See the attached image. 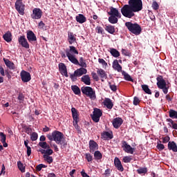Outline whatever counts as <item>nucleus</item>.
Segmentation results:
<instances>
[{
  "mask_svg": "<svg viewBox=\"0 0 177 177\" xmlns=\"http://www.w3.org/2000/svg\"><path fill=\"white\" fill-rule=\"evenodd\" d=\"M64 133L59 131H53L52 134L47 135V138L50 141H54L57 145H60L62 149L65 147L67 145L66 142H64Z\"/></svg>",
  "mask_w": 177,
  "mask_h": 177,
  "instance_id": "1",
  "label": "nucleus"
},
{
  "mask_svg": "<svg viewBox=\"0 0 177 177\" xmlns=\"http://www.w3.org/2000/svg\"><path fill=\"white\" fill-rule=\"evenodd\" d=\"M65 53H66V57H68L69 62H71L74 64H79L77 59L74 55H78L79 52L75 46H69V49H66V50H65Z\"/></svg>",
  "mask_w": 177,
  "mask_h": 177,
  "instance_id": "2",
  "label": "nucleus"
},
{
  "mask_svg": "<svg viewBox=\"0 0 177 177\" xmlns=\"http://www.w3.org/2000/svg\"><path fill=\"white\" fill-rule=\"evenodd\" d=\"M125 26L128 30L133 35L138 36L141 34L142 29L138 24H132L131 22H126Z\"/></svg>",
  "mask_w": 177,
  "mask_h": 177,
  "instance_id": "3",
  "label": "nucleus"
},
{
  "mask_svg": "<svg viewBox=\"0 0 177 177\" xmlns=\"http://www.w3.org/2000/svg\"><path fill=\"white\" fill-rule=\"evenodd\" d=\"M156 81L157 87L159 89H161L163 93L167 95L168 93V89L169 88V86L167 85V82H165L162 76H158L156 77Z\"/></svg>",
  "mask_w": 177,
  "mask_h": 177,
  "instance_id": "4",
  "label": "nucleus"
},
{
  "mask_svg": "<svg viewBox=\"0 0 177 177\" xmlns=\"http://www.w3.org/2000/svg\"><path fill=\"white\" fill-rule=\"evenodd\" d=\"M82 94L85 95L87 97L91 99V100H95L97 99V95L95 91L91 86H82L81 88Z\"/></svg>",
  "mask_w": 177,
  "mask_h": 177,
  "instance_id": "5",
  "label": "nucleus"
},
{
  "mask_svg": "<svg viewBox=\"0 0 177 177\" xmlns=\"http://www.w3.org/2000/svg\"><path fill=\"white\" fill-rule=\"evenodd\" d=\"M121 12L124 17L131 19L133 16H135L134 12H137L134 9H133L129 4H126L122 8Z\"/></svg>",
  "mask_w": 177,
  "mask_h": 177,
  "instance_id": "6",
  "label": "nucleus"
},
{
  "mask_svg": "<svg viewBox=\"0 0 177 177\" xmlns=\"http://www.w3.org/2000/svg\"><path fill=\"white\" fill-rule=\"evenodd\" d=\"M128 5L134 9L137 12L142 10L143 9L142 0H129Z\"/></svg>",
  "mask_w": 177,
  "mask_h": 177,
  "instance_id": "7",
  "label": "nucleus"
},
{
  "mask_svg": "<svg viewBox=\"0 0 177 177\" xmlns=\"http://www.w3.org/2000/svg\"><path fill=\"white\" fill-rule=\"evenodd\" d=\"M103 113L102 110L100 109H94L93 115H91L92 120L95 122L98 123L100 120V118L102 116Z\"/></svg>",
  "mask_w": 177,
  "mask_h": 177,
  "instance_id": "8",
  "label": "nucleus"
},
{
  "mask_svg": "<svg viewBox=\"0 0 177 177\" xmlns=\"http://www.w3.org/2000/svg\"><path fill=\"white\" fill-rule=\"evenodd\" d=\"M15 9L21 15H24L25 6L23 4L21 0H17L15 2Z\"/></svg>",
  "mask_w": 177,
  "mask_h": 177,
  "instance_id": "9",
  "label": "nucleus"
},
{
  "mask_svg": "<svg viewBox=\"0 0 177 177\" xmlns=\"http://www.w3.org/2000/svg\"><path fill=\"white\" fill-rule=\"evenodd\" d=\"M18 43L21 46L25 48L26 49H29L30 45L26 38L25 35H21L18 37Z\"/></svg>",
  "mask_w": 177,
  "mask_h": 177,
  "instance_id": "10",
  "label": "nucleus"
},
{
  "mask_svg": "<svg viewBox=\"0 0 177 177\" xmlns=\"http://www.w3.org/2000/svg\"><path fill=\"white\" fill-rule=\"evenodd\" d=\"M122 147L125 152L131 154H133L135 150L125 140L122 141Z\"/></svg>",
  "mask_w": 177,
  "mask_h": 177,
  "instance_id": "11",
  "label": "nucleus"
},
{
  "mask_svg": "<svg viewBox=\"0 0 177 177\" xmlns=\"http://www.w3.org/2000/svg\"><path fill=\"white\" fill-rule=\"evenodd\" d=\"M113 138V135L112 131H104L101 133V139L104 141L112 140Z\"/></svg>",
  "mask_w": 177,
  "mask_h": 177,
  "instance_id": "12",
  "label": "nucleus"
},
{
  "mask_svg": "<svg viewBox=\"0 0 177 177\" xmlns=\"http://www.w3.org/2000/svg\"><path fill=\"white\" fill-rule=\"evenodd\" d=\"M21 80L25 83L29 82L31 80L30 73L25 71L21 72Z\"/></svg>",
  "mask_w": 177,
  "mask_h": 177,
  "instance_id": "13",
  "label": "nucleus"
},
{
  "mask_svg": "<svg viewBox=\"0 0 177 177\" xmlns=\"http://www.w3.org/2000/svg\"><path fill=\"white\" fill-rule=\"evenodd\" d=\"M88 145H89V151H90V153H93L99 149V145L97 144V142H95L93 140H91L89 141Z\"/></svg>",
  "mask_w": 177,
  "mask_h": 177,
  "instance_id": "14",
  "label": "nucleus"
},
{
  "mask_svg": "<svg viewBox=\"0 0 177 177\" xmlns=\"http://www.w3.org/2000/svg\"><path fill=\"white\" fill-rule=\"evenodd\" d=\"M59 71L62 75H64L66 77H68L67 73V67L64 63H59L58 65Z\"/></svg>",
  "mask_w": 177,
  "mask_h": 177,
  "instance_id": "15",
  "label": "nucleus"
},
{
  "mask_svg": "<svg viewBox=\"0 0 177 177\" xmlns=\"http://www.w3.org/2000/svg\"><path fill=\"white\" fill-rule=\"evenodd\" d=\"M42 15V12L39 8H34L31 17L34 19H39Z\"/></svg>",
  "mask_w": 177,
  "mask_h": 177,
  "instance_id": "16",
  "label": "nucleus"
},
{
  "mask_svg": "<svg viewBox=\"0 0 177 177\" xmlns=\"http://www.w3.org/2000/svg\"><path fill=\"white\" fill-rule=\"evenodd\" d=\"M122 123H123V120L120 118H117L113 119V120H112V125H113V128L117 129L120 127Z\"/></svg>",
  "mask_w": 177,
  "mask_h": 177,
  "instance_id": "17",
  "label": "nucleus"
},
{
  "mask_svg": "<svg viewBox=\"0 0 177 177\" xmlns=\"http://www.w3.org/2000/svg\"><path fill=\"white\" fill-rule=\"evenodd\" d=\"M71 112H72V116H73V122H80V114H79V112L78 111L73 107L72 109H71Z\"/></svg>",
  "mask_w": 177,
  "mask_h": 177,
  "instance_id": "18",
  "label": "nucleus"
},
{
  "mask_svg": "<svg viewBox=\"0 0 177 177\" xmlns=\"http://www.w3.org/2000/svg\"><path fill=\"white\" fill-rule=\"evenodd\" d=\"M27 38L30 43L35 42L37 41V37L32 30H28L27 32Z\"/></svg>",
  "mask_w": 177,
  "mask_h": 177,
  "instance_id": "19",
  "label": "nucleus"
},
{
  "mask_svg": "<svg viewBox=\"0 0 177 177\" xmlns=\"http://www.w3.org/2000/svg\"><path fill=\"white\" fill-rule=\"evenodd\" d=\"M108 14L110 16H115L118 17V18H121V14L119 12L118 10L113 7H110V12H108Z\"/></svg>",
  "mask_w": 177,
  "mask_h": 177,
  "instance_id": "20",
  "label": "nucleus"
},
{
  "mask_svg": "<svg viewBox=\"0 0 177 177\" xmlns=\"http://www.w3.org/2000/svg\"><path fill=\"white\" fill-rule=\"evenodd\" d=\"M115 167H116V168L118 169V171L122 172L124 171V167L121 163V161L120 160V159L118 158H115Z\"/></svg>",
  "mask_w": 177,
  "mask_h": 177,
  "instance_id": "21",
  "label": "nucleus"
},
{
  "mask_svg": "<svg viewBox=\"0 0 177 177\" xmlns=\"http://www.w3.org/2000/svg\"><path fill=\"white\" fill-rule=\"evenodd\" d=\"M3 38L7 43H10L12 41V32L8 30V32L3 35Z\"/></svg>",
  "mask_w": 177,
  "mask_h": 177,
  "instance_id": "22",
  "label": "nucleus"
},
{
  "mask_svg": "<svg viewBox=\"0 0 177 177\" xmlns=\"http://www.w3.org/2000/svg\"><path fill=\"white\" fill-rule=\"evenodd\" d=\"M112 68H113V70L117 71L119 73L122 72V68L119 64L118 59L113 60V63H112Z\"/></svg>",
  "mask_w": 177,
  "mask_h": 177,
  "instance_id": "23",
  "label": "nucleus"
},
{
  "mask_svg": "<svg viewBox=\"0 0 177 177\" xmlns=\"http://www.w3.org/2000/svg\"><path fill=\"white\" fill-rule=\"evenodd\" d=\"M7 136L3 132H0V142H2L4 147H8V144L6 142Z\"/></svg>",
  "mask_w": 177,
  "mask_h": 177,
  "instance_id": "24",
  "label": "nucleus"
},
{
  "mask_svg": "<svg viewBox=\"0 0 177 177\" xmlns=\"http://www.w3.org/2000/svg\"><path fill=\"white\" fill-rule=\"evenodd\" d=\"M104 105L108 109H112L114 104L111 100L110 98H105L104 100Z\"/></svg>",
  "mask_w": 177,
  "mask_h": 177,
  "instance_id": "25",
  "label": "nucleus"
},
{
  "mask_svg": "<svg viewBox=\"0 0 177 177\" xmlns=\"http://www.w3.org/2000/svg\"><path fill=\"white\" fill-rule=\"evenodd\" d=\"M54 153V151L50 148V146L45 142V156H50Z\"/></svg>",
  "mask_w": 177,
  "mask_h": 177,
  "instance_id": "26",
  "label": "nucleus"
},
{
  "mask_svg": "<svg viewBox=\"0 0 177 177\" xmlns=\"http://www.w3.org/2000/svg\"><path fill=\"white\" fill-rule=\"evenodd\" d=\"M75 41H76V37L74 36L73 32H68V42H69V45H72Z\"/></svg>",
  "mask_w": 177,
  "mask_h": 177,
  "instance_id": "27",
  "label": "nucleus"
},
{
  "mask_svg": "<svg viewBox=\"0 0 177 177\" xmlns=\"http://www.w3.org/2000/svg\"><path fill=\"white\" fill-rule=\"evenodd\" d=\"M104 30L111 35H114L115 32V28L113 26H105Z\"/></svg>",
  "mask_w": 177,
  "mask_h": 177,
  "instance_id": "28",
  "label": "nucleus"
},
{
  "mask_svg": "<svg viewBox=\"0 0 177 177\" xmlns=\"http://www.w3.org/2000/svg\"><path fill=\"white\" fill-rule=\"evenodd\" d=\"M3 62L6 64V66L9 68L10 70H15V64L13 62H10L9 59H7L6 58H3Z\"/></svg>",
  "mask_w": 177,
  "mask_h": 177,
  "instance_id": "29",
  "label": "nucleus"
},
{
  "mask_svg": "<svg viewBox=\"0 0 177 177\" xmlns=\"http://www.w3.org/2000/svg\"><path fill=\"white\" fill-rule=\"evenodd\" d=\"M76 21L80 24H84L86 21V18L82 15L79 14L76 17Z\"/></svg>",
  "mask_w": 177,
  "mask_h": 177,
  "instance_id": "30",
  "label": "nucleus"
},
{
  "mask_svg": "<svg viewBox=\"0 0 177 177\" xmlns=\"http://www.w3.org/2000/svg\"><path fill=\"white\" fill-rule=\"evenodd\" d=\"M168 149L174 152H177V145L174 141L169 142Z\"/></svg>",
  "mask_w": 177,
  "mask_h": 177,
  "instance_id": "31",
  "label": "nucleus"
},
{
  "mask_svg": "<svg viewBox=\"0 0 177 177\" xmlns=\"http://www.w3.org/2000/svg\"><path fill=\"white\" fill-rule=\"evenodd\" d=\"M82 82L84 83L87 86L91 85V77H89L88 75H84L82 77Z\"/></svg>",
  "mask_w": 177,
  "mask_h": 177,
  "instance_id": "32",
  "label": "nucleus"
},
{
  "mask_svg": "<svg viewBox=\"0 0 177 177\" xmlns=\"http://www.w3.org/2000/svg\"><path fill=\"white\" fill-rule=\"evenodd\" d=\"M103 158L102 153L100 151H94V158L97 162L101 161Z\"/></svg>",
  "mask_w": 177,
  "mask_h": 177,
  "instance_id": "33",
  "label": "nucleus"
},
{
  "mask_svg": "<svg viewBox=\"0 0 177 177\" xmlns=\"http://www.w3.org/2000/svg\"><path fill=\"white\" fill-rule=\"evenodd\" d=\"M142 91L147 95H151L152 92L151 90L149 88L147 84H142Z\"/></svg>",
  "mask_w": 177,
  "mask_h": 177,
  "instance_id": "34",
  "label": "nucleus"
},
{
  "mask_svg": "<svg viewBox=\"0 0 177 177\" xmlns=\"http://www.w3.org/2000/svg\"><path fill=\"white\" fill-rule=\"evenodd\" d=\"M71 89L73 92L75 93L76 95H81V91L80 88L78 87L77 85H72L71 86Z\"/></svg>",
  "mask_w": 177,
  "mask_h": 177,
  "instance_id": "35",
  "label": "nucleus"
},
{
  "mask_svg": "<svg viewBox=\"0 0 177 177\" xmlns=\"http://www.w3.org/2000/svg\"><path fill=\"white\" fill-rule=\"evenodd\" d=\"M97 74L102 79H106L107 78V75H106V72L102 69H97Z\"/></svg>",
  "mask_w": 177,
  "mask_h": 177,
  "instance_id": "36",
  "label": "nucleus"
},
{
  "mask_svg": "<svg viewBox=\"0 0 177 177\" xmlns=\"http://www.w3.org/2000/svg\"><path fill=\"white\" fill-rule=\"evenodd\" d=\"M118 17L117 16L110 15V17H109V18H108V20L110 24H115L118 22Z\"/></svg>",
  "mask_w": 177,
  "mask_h": 177,
  "instance_id": "37",
  "label": "nucleus"
},
{
  "mask_svg": "<svg viewBox=\"0 0 177 177\" xmlns=\"http://www.w3.org/2000/svg\"><path fill=\"white\" fill-rule=\"evenodd\" d=\"M110 53L111 56H113L115 57H118L119 56H120V52L115 48H111Z\"/></svg>",
  "mask_w": 177,
  "mask_h": 177,
  "instance_id": "38",
  "label": "nucleus"
},
{
  "mask_svg": "<svg viewBox=\"0 0 177 177\" xmlns=\"http://www.w3.org/2000/svg\"><path fill=\"white\" fill-rule=\"evenodd\" d=\"M122 73V75L124 76V79L126 81L133 82V79L131 77V76H130V75H129V73H127L124 71H123Z\"/></svg>",
  "mask_w": 177,
  "mask_h": 177,
  "instance_id": "39",
  "label": "nucleus"
},
{
  "mask_svg": "<svg viewBox=\"0 0 177 177\" xmlns=\"http://www.w3.org/2000/svg\"><path fill=\"white\" fill-rule=\"evenodd\" d=\"M76 73L79 77L83 75L84 74H86L87 73L86 69L84 68V67L80 68L75 71Z\"/></svg>",
  "mask_w": 177,
  "mask_h": 177,
  "instance_id": "40",
  "label": "nucleus"
},
{
  "mask_svg": "<svg viewBox=\"0 0 177 177\" xmlns=\"http://www.w3.org/2000/svg\"><path fill=\"white\" fill-rule=\"evenodd\" d=\"M148 172L147 167H140L137 169V173L138 174H146Z\"/></svg>",
  "mask_w": 177,
  "mask_h": 177,
  "instance_id": "41",
  "label": "nucleus"
},
{
  "mask_svg": "<svg viewBox=\"0 0 177 177\" xmlns=\"http://www.w3.org/2000/svg\"><path fill=\"white\" fill-rule=\"evenodd\" d=\"M167 121L168 122H170L169 123V125L170 126V127H172L174 129H176L177 130V123H174V120H172V119H167Z\"/></svg>",
  "mask_w": 177,
  "mask_h": 177,
  "instance_id": "42",
  "label": "nucleus"
},
{
  "mask_svg": "<svg viewBox=\"0 0 177 177\" xmlns=\"http://www.w3.org/2000/svg\"><path fill=\"white\" fill-rule=\"evenodd\" d=\"M169 117L172 119H177V111L171 109L169 111Z\"/></svg>",
  "mask_w": 177,
  "mask_h": 177,
  "instance_id": "43",
  "label": "nucleus"
},
{
  "mask_svg": "<svg viewBox=\"0 0 177 177\" xmlns=\"http://www.w3.org/2000/svg\"><path fill=\"white\" fill-rule=\"evenodd\" d=\"M77 77L79 76L76 71H75L74 73H70L69 75V78H71L73 82H76Z\"/></svg>",
  "mask_w": 177,
  "mask_h": 177,
  "instance_id": "44",
  "label": "nucleus"
},
{
  "mask_svg": "<svg viewBox=\"0 0 177 177\" xmlns=\"http://www.w3.org/2000/svg\"><path fill=\"white\" fill-rule=\"evenodd\" d=\"M75 65H79V66H82V68H86V64L84 62V58L82 57H81L80 58L79 64H75Z\"/></svg>",
  "mask_w": 177,
  "mask_h": 177,
  "instance_id": "45",
  "label": "nucleus"
},
{
  "mask_svg": "<svg viewBox=\"0 0 177 177\" xmlns=\"http://www.w3.org/2000/svg\"><path fill=\"white\" fill-rule=\"evenodd\" d=\"M17 167L21 171V172H25V167H24V165L21 163V161L17 162Z\"/></svg>",
  "mask_w": 177,
  "mask_h": 177,
  "instance_id": "46",
  "label": "nucleus"
},
{
  "mask_svg": "<svg viewBox=\"0 0 177 177\" xmlns=\"http://www.w3.org/2000/svg\"><path fill=\"white\" fill-rule=\"evenodd\" d=\"M24 131H25L26 133L30 135L31 134L32 130L31 127L25 125L24 126Z\"/></svg>",
  "mask_w": 177,
  "mask_h": 177,
  "instance_id": "47",
  "label": "nucleus"
},
{
  "mask_svg": "<svg viewBox=\"0 0 177 177\" xmlns=\"http://www.w3.org/2000/svg\"><path fill=\"white\" fill-rule=\"evenodd\" d=\"M95 32L97 34H100V35H104V30L103 29V28H102L101 26H97L95 28Z\"/></svg>",
  "mask_w": 177,
  "mask_h": 177,
  "instance_id": "48",
  "label": "nucleus"
},
{
  "mask_svg": "<svg viewBox=\"0 0 177 177\" xmlns=\"http://www.w3.org/2000/svg\"><path fill=\"white\" fill-rule=\"evenodd\" d=\"M53 158L51 156H45V161L47 162L48 164L53 163Z\"/></svg>",
  "mask_w": 177,
  "mask_h": 177,
  "instance_id": "49",
  "label": "nucleus"
},
{
  "mask_svg": "<svg viewBox=\"0 0 177 177\" xmlns=\"http://www.w3.org/2000/svg\"><path fill=\"white\" fill-rule=\"evenodd\" d=\"M73 126L75 127V129L77 130V133L82 134L80 127L78 125V122H73Z\"/></svg>",
  "mask_w": 177,
  "mask_h": 177,
  "instance_id": "50",
  "label": "nucleus"
},
{
  "mask_svg": "<svg viewBox=\"0 0 177 177\" xmlns=\"http://www.w3.org/2000/svg\"><path fill=\"white\" fill-rule=\"evenodd\" d=\"M109 88L111 89V91H113V92H116L117 91V86L115 84H111V82H108Z\"/></svg>",
  "mask_w": 177,
  "mask_h": 177,
  "instance_id": "51",
  "label": "nucleus"
},
{
  "mask_svg": "<svg viewBox=\"0 0 177 177\" xmlns=\"http://www.w3.org/2000/svg\"><path fill=\"white\" fill-rule=\"evenodd\" d=\"M85 158L88 162H91L92 160H93V156H92V155H91L89 153L85 154Z\"/></svg>",
  "mask_w": 177,
  "mask_h": 177,
  "instance_id": "52",
  "label": "nucleus"
},
{
  "mask_svg": "<svg viewBox=\"0 0 177 177\" xmlns=\"http://www.w3.org/2000/svg\"><path fill=\"white\" fill-rule=\"evenodd\" d=\"M25 96L23 93H19L17 96V100L20 103H23L24 102Z\"/></svg>",
  "mask_w": 177,
  "mask_h": 177,
  "instance_id": "53",
  "label": "nucleus"
},
{
  "mask_svg": "<svg viewBox=\"0 0 177 177\" xmlns=\"http://www.w3.org/2000/svg\"><path fill=\"white\" fill-rule=\"evenodd\" d=\"M151 8L153 9V10H158L160 7H159V5L157 3V1H153L152 5H151Z\"/></svg>",
  "mask_w": 177,
  "mask_h": 177,
  "instance_id": "54",
  "label": "nucleus"
},
{
  "mask_svg": "<svg viewBox=\"0 0 177 177\" xmlns=\"http://www.w3.org/2000/svg\"><path fill=\"white\" fill-rule=\"evenodd\" d=\"M30 138H31V140L32 142L34 141H36L38 138V135L36 132H33L32 134H31V136H30Z\"/></svg>",
  "mask_w": 177,
  "mask_h": 177,
  "instance_id": "55",
  "label": "nucleus"
},
{
  "mask_svg": "<svg viewBox=\"0 0 177 177\" xmlns=\"http://www.w3.org/2000/svg\"><path fill=\"white\" fill-rule=\"evenodd\" d=\"M122 53L124 56H131V53L129 52V50H128L127 49H123L122 50Z\"/></svg>",
  "mask_w": 177,
  "mask_h": 177,
  "instance_id": "56",
  "label": "nucleus"
},
{
  "mask_svg": "<svg viewBox=\"0 0 177 177\" xmlns=\"http://www.w3.org/2000/svg\"><path fill=\"white\" fill-rule=\"evenodd\" d=\"M99 64H102L103 66L106 67L108 66V64L104 59H98Z\"/></svg>",
  "mask_w": 177,
  "mask_h": 177,
  "instance_id": "57",
  "label": "nucleus"
},
{
  "mask_svg": "<svg viewBox=\"0 0 177 177\" xmlns=\"http://www.w3.org/2000/svg\"><path fill=\"white\" fill-rule=\"evenodd\" d=\"M132 160L131 156H125L123 158V161L125 163H129Z\"/></svg>",
  "mask_w": 177,
  "mask_h": 177,
  "instance_id": "58",
  "label": "nucleus"
},
{
  "mask_svg": "<svg viewBox=\"0 0 177 177\" xmlns=\"http://www.w3.org/2000/svg\"><path fill=\"white\" fill-rule=\"evenodd\" d=\"M140 102H141V100L139 99V97H133V103L135 106H137L138 104H139V103H140Z\"/></svg>",
  "mask_w": 177,
  "mask_h": 177,
  "instance_id": "59",
  "label": "nucleus"
},
{
  "mask_svg": "<svg viewBox=\"0 0 177 177\" xmlns=\"http://www.w3.org/2000/svg\"><path fill=\"white\" fill-rule=\"evenodd\" d=\"M111 173V169H105V171H104V176L105 177H110Z\"/></svg>",
  "mask_w": 177,
  "mask_h": 177,
  "instance_id": "60",
  "label": "nucleus"
},
{
  "mask_svg": "<svg viewBox=\"0 0 177 177\" xmlns=\"http://www.w3.org/2000/svg\"><path fill=\"white\" fill-rule=\"evenodd\" d=\"M162 143H168L170 140L169 136L162 137Z\"/></svg>",
  "mask_w": 177,
  "mask_h": 177,
  "instance_id": "61",
  "label": "nucleus"
},
{
  "mask_svg": "<svg viewBox=\"0 0 177 177\" xmlns=\"http://www.w3.org/2000/svg\"><path fill=\"white\" fill-rule=\"evenodd\" d=\"M91 75L94 80H95L96 82H98L100 80V77L98 75H97V73H92Z\"/></svg>",
  "mask_w": 177,
  "mask_h": 177,
  "instance_id": "62",
  "label": "nucleus"
},
{
  "mask_svg": "<svg viewBox=\"0 0 177 177\" xmlns=\"http://www.w3.org/2000/svg\"><path fill=\"white\" fill-rule=\"evenodd\" d=\"M42 168H45V165L40 164V165H37L36 167V169L37 171H40Z\"/></svg>",
  "mask_w": 177,
  "mask_h": 177,
  "instance_id": "63",
  "label": "nucleus"
},
{
  "mask_svg": "<svg viewBox=\"0 0 177 177\" xmlns=\"http://www.w3.org/2000/svg\"><path fill=\"white\" fill-rule=\"evenodd\" d=\"M156 148L159 149V151H162L165 149V145L163 144H157Z\"/></svg>",
  "mask_w": 177,
  "mask_h": 177,
  "instance_id": "64",
  "label": "nucleus"
}]
</instances>
